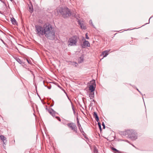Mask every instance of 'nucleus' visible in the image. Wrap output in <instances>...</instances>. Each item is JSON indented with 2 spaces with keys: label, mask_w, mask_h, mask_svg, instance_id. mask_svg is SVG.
<instances>
[{
  "label": "nucleus",
  "mask_w": 153,
  "mask_h": 153,
  "mask_svg": "<svg viewBox=\"0 0 153 153\" xmlns=\"http://www.w3.org/2000/svg\"><path fill=\"white\" fill-rule=\"evenodd\" d=\"M45 37L51 40H53L55 37V32L52 25L49 23L43 25Z\"/></svg>",
  "instance_id": "obj_1"
},
{
  "label": "nucleus",
  "mask_w": 153,
  "mask_h": 153,
  "mask_svg": "<svg viewBox=\"0 0 153 153\" xmlns=\"http://www.w3.org/2000/svg\"><path fill=\"white\" fill-rule=\"evenodd\" d=\"M57 13H59L65 18L70 16L71 14L70 9L65 6L59 7L57 10Z\"/></svg>",
  "instance_id": "obj_2"
},
{
  "label": "nucleus",
  "mask_w": 153,
  "mask_h": 153,
  "mask_svg": "<svg viewBox=\"0 0 153 153\" xmlns=\"http://www.w3.org/2000/svg\"><path fill=\"white\" fill-rule=\"evenodd\" d=\"M121 134L124 136L128 135V136L133 140H135L137 138V134L135 131L133 130H128L122 132Z\"/></svg>",
  "instance_id": "obj_3"
},
{
  "label": "nucleus",
  "mask_w": 153,
  "mask_h": 153,
  "mask_svg": "<svg viewBox=\"0 0 153 153\" xmlns=\"http://www.w3.org/2000/svg\"><path fill=\"white\" fill-rule=\"evenodd\" d=\"M36 30L35 31L36 33V34L40 37L45 35V33L44 27L41 26L39 25H36L35 26Z\"/></svg>",
  "instance_id": "obj_4"
},
{
  "label": "nucleus",
  "mask_w": 153,
  "mask_h": 153,
  "mask_svg": "<svg viewBox=\"0 0 153 153\" xmlns=\"http://www.w3.org/2000/svg\"><path fill=\"white\" fill-rule=\"evenodd\" d=\"M79 39V37L76 36H73L69 39L68 43L71 46H76Z\"/></svg>",
  "instance_id": "obj_5"
},
{
  "label": "nucleus",
  "mask_w": 153,
  "mask_h": 153,
  "mask_svg": "<svg viewBox=\"0 0 153 153\" xmlns=\"http://www.w3.org/2000/svg\"><path fill=\"white\" fill-rule=\"evenodd\" d=\"M68 127L71 128V129L76 133L77 132V127L76 124L74 123H68L67 124Z\"/></svg>",
  "instance_id": "obj_6"
},
{
  "label": "nucleus",
  "mask_w": 153,
  "mask_h": 153,
  "mask_svg": "<svg viewBox=\"0 0 153 153\" xmlns=\"http://www.w3.org/2000/svg\"><path fill=\"white\" fill-rule=\"evenodd\" d=\"M82 48H85L86 47H89L90 46V44L88 41L85 40L82 44L81 45Z\"/></svg>",
  "instance_id": "obj_7"
},
{
  "label": "nucleus",
  "mask_w": 153,
  "mask_h": 153,
  "mask_svg": "<svg viewBox=\"0 0 153 153\" xmlns=\"http://www.w3.org/2000/svg\"><path fill=\"white\" fill-rule=\"evenodd\" d=\"M77 21L78 22V24L80 26L81 28L82 29H83L84 30H85L86 29V26L84 25L81 22V21L80 19H78Z\"/></svg>",
  "instance_id": "obj_8"
},
{
  "label": "nucleus",
  "mask_w": 153,
  "mask_h": 153,
  "mask_svg": "<svg viewBox=\"0 0 153 153\" xmlns=\"http://www.w3.org/2000/svg\"><path fill=\"white\" fill-rule=\"evenodd\" d=\"M48 112L53 117H54L55 116V114H56V112L54 111L53 109L51 108H49L48 110Z\"/></svg>",
  "instance_id": "obj_9"
},
{
  "label": "nucleus",
  "mask_w": 153,
  "mask_h": 153,
  "mask_svg": "<svg viewBox=\"0 0 153 153\" xmlns=\"http://www.w3.org/2000/svg\"><path fill=\"white\" fill-rule=\"evenodd\" d=\"M0 138L1 140L3 141V144L5 145L6 143L7 140H6V138L3 135H1L0 136Z\"/></svg>",
  "instance_id": "obj_10"
},
{
  "label": "nucleus",
  "mask_w": 153,
  "mask_h": 153,
  "mask_svg": "<svg viewBox=\"0 0 153 153\" xmlns=\"http://www.w3.org/2000/svg\"><path fill=\"white\" fill-rule=\"evenodd\" d=\"M15 59L20 64L22 65L23 66H24L23 65L25 64L24 62L19 58L18 57H16L15 58Z\"/></svg>",
  "instance_id": "obj_11"
},
{
  "label": "nucleus",
  "mask_w": 153,
  "mask_h": 153,
  "mask_svg": "<svg viewBox=\"0 0 153 153\" xmlns=\"http://www.w3.org/2000/svg\"><path fill=\"white\" fill-rule=\"evenodd\" d=\"M96 86H93L92 85H90L89 89V90L91 91V92H94V91L95 89Z\"/></svg>",
  "instance_id": "obj_12"
},
{
  "label": "nucleus",
  "mask_w": 153,
  "mask_h": 153,
  "mask_svg": "<svg viewBox=\"0 0 153 153\" xmlns=\"http://www.w3.org/2000/svg\"><path fill=\"white\" fill-rule=\"evenodd\" d=\"M109 50H106L102 52V54L103 56V57L106 56L108 55V52H109Z\"/></svg>",
  "instance_id": "obj_13"
},
{
  "label": "nucleus",
  "mask_w": 153,
  "mask_h": 153,
  "mask_svg": "<svg viewBox=\"0 0 153 153\" xmlns=\"http://www.w3.org/2000/svg\"><path fill=\"white\" fill-rule=\"evenodd\" d=\"M93 116L94 117H95V120L97 122H98L99 121V117L96 112H94Z\"/></svg>",
  "instance_id": "obj_14"
},
{
  "label": "nucleus",
  "mask_w": 153,
  "mask_h": 153,
  "mask_svg": "<svg viewBox=\"0 0 153 153\" xmlns=\"http://www.w3.org/2000/svg\"><path fill=\"white\" fill-rule=\"evenodd\" d=\"M11 21L13 24L15 25H16L17 23V22L16 21L15 19L13 17H12L11 19Z\"/></svg>",
  "instance_id": "obj_15"
},
{
  "label": "nucleus",
  "mask_w": 153,
  "mask_h": 153,
  "mask_svg": "<svg viewBox=\"0 0 153 153\" xmlns=\"http://www.w3.org/2000/svg\"><path fill=\"white\" fill-rule=\"evenodd\" d=\"M89 96L90 99H92L94 96V92H91V93L89 94Z\"/></svg>",
  "instance_id": "obj_16"
},
{
  "label": "nucleus",
  "mask_w": 153,
  "mask_h": 153,
  "mask_svg": "<svg viewBox=\"0 0 153 153\" xmlns=\"http://www.w3.org/2000/svg\"><path fill=\"white\" fill-rule=\"evenodd\" d=\"M90 85H92L93 86H96L95 80H93L90 82Z\"/></svg>",
  "instance_id": "obj_17"
},
{
  "label": "nucleus",
  "mask_w": 153,
  "mask_h": 153,
  "mask_svg": "<svg viewBox=\"0 0 153 153\" xmlns=\"http://www.w3.org/2000/svg\"><path fill=\"white\" fill-rule=\"evenodd\" d=\"M83 61V58L82 57H80L78 59V62L79 63H82Z\"/></svg>",
  "instance_id": "obj_18"
},
{
  "label": "nucleus",
  "mask_w": 153,
  "mask_h": 153,
  "mask_svg": "<svg viewBox=\"0 0 153 153\" xmlns=\"http://www.w3.org/2000/svg\"><path fill=\"white\" fill-rule=\"evenodd\" d=\"M72 65L75 67H76L78 65V64L77 63L74 62H72Z\"/></svg>",
  "instance_id": "obj_19"
},
{
  "label": "nucleus",
  "mask_w": 153,
  "mask_h": 153,
  "mask_svg": "<svg viewBox=\"0 0 153 153\" xmlns=\"http://www.w3.org/2000/svg\"><path fill=\"white\" fill-rule=\"evenodd\" d=\"M98 125L99 128H100V130L101 131L102 130L101 127V124L100 122L98 123Z\"/></svg>",
  "instance_id": "obj_20"
},
{
  "label": "nucleus",
  "mask_w": 153,
  "mask_h": 153,
  "mask_svg": "<svg viewBox=\"0 0 153 153\" xmlns=\"http://www.w3.org/2000/svg\"><path fill=\"white\" fill-rule=\"evenodd\" d=\"M71 104L72 109L74 113V114L75 113V110H74V106H73V105L72 103L71 102Z\"/></svg>",
  "instance_id": "obj_21"
},
{
  "label": "nucleus",
  "mask_w": 153,
  "mask_h": 153,
  "mask_svg": "<svg viewBox=\"0 0 153 153\" xmlns=\"http://www.w3.org/2000/svg\"><path fill=\"white\" fill-rule=\"evenodd\" d=\"M89 23L91 25H92V26L94 28H95V27L94 26V25H93V23H92V21L91 20H90V21H89Z\"/></svg>",
  "instance_id": "obj_22"
},
{
  "label": "nucleus",
  "mask_w": 153,
  "mask_h": 153,
  "mask_svg": "<svg viewBox=\"0 0 153 153\" xmlns=\"http://www.w3.org/2000/svg\"><path fill=\"white\" fill-rule=\"evenodd\" d=\"M29 9L30 10L29 11H30V12L31 13H32L33 12V8L32 7H29Z\"/></svg>",
  "instance_id": "obj_23"
},
{
  "label": "nucleus",
  "mask_w": 153,
  "mask_h": 153,
  "mask_svg": "<svg viewBox=\"0 0 153 153\" xmlns=\"http://www.w3.org/2000/svg\"><path fill=\"white\" fill-rule=\"evenodd\" d=\"M85 38H86L87 39H89V37H88V33H86L85 34Z\"/></svg>",
  "instance_id": "obj_24"
},
{
  "label": "nucleus",
  "mask_w": 153,
  "mask_h": 153,
  "mask_svg": "<svg viewBox=\"0 0 153 153\" xmlns=\"http://www.w3.org/2000/svg\"><path fill=\"white\" fill-rule=\"evenodd\" d=\"M102 125L103 126V128L105 129V125L104 122H102Z\"/></svg>",
  "instance_id": "obj_25"
},
{
  "label": "nucleus",
  "mask_w": 153,
  "mask_h": 153,
  "mask_svg": "<svg viewBox=\"0 0 153 153\" xmlns=\"http://www.w3.org/2000/svg\"><path fill=\"white\" fill-rule=\"evenodd\" d=\"M0 1L2 2V3H3L5 5V6L6 7L7 6V4H6V3H5L4 1H3V0H0Z\"/></svg>",
  "instance_id": "obj_26"
},
{
  "label": "nucleus",
  "mask_w": 153,
  "mask_h": 153,
  "mask_svg": "<svg viewBox=\"0 0 153 153\" xmlns=\"http://www.w3.org/2000/svg\"><path fill=\"white\" fill-rule=\"evenodd\" d=\"M94 153H97L98 151L96 149H94Z\"/></svg>",
  "instance_id": "obj_27"
},
{
  "label": "nucleus",
  "mask_w": 153,
  "mask_h": 153,
  "mask_svg": "<svg viewBox=\"0 0 153 153\" xmlns=\"http://www.w3.org/2000/svg\"><path fill=\"white\" fill-rule=\"evenodd\" d=\"M56 118L59 121H61V120L60 118L59 117L56 116Z\"/></svg>",
  "instance_id": "obj_28"
},
{
  "label": "nucleus",
  "mask_w": 153,
  "mask_h": 153,
  "mask_svg": "<svg viewBox=\"0 0 153 153\" xmlns=\"http://www.w3.org/2000/svg\"><path fill=\"white\" fill-rule=\"evenodd\" d=\"M112 149L113 151H117V149H116L114 148H112Z\"/></svg>",
  "instance_id": "obj_29"
},
{
  "label": "nucleus",
  "mask_w": 153,
  "mask_h": 153,
  "mask_svg": "<svg viewBox=\"0 0 153 153\" xmlns=\"http://www.w3.org/2000/svg\"><path fill=\"white\" fill-rule=\"evenodd\" d=\"M137 90L138 91V92L142 95V96H143V95L142 94V93H141V92L138 89H137Z\"/></svg>",
  "instance_id": "obj_30"
},
{
  "label": "nucleus",
  "mask_w": 153,
  "mask_h": 153,
  "mask_svg": "<svg viewBox=\"0 0 153 153\" xmlns=\"http://www.w3.org/2000/svg\"><path fill=\"white\" fill-rule=\"evenodd\" d=\"M1 41L4 44H5V43L4 42V41L2 40V39H1Z\"/></svg>",
  "instance_id": "obj_31"
},
{
  "label": "nucleus",
  "mask_w": 153,
  "mask_h": 153,
  "mask_svg": "<svg viewBox=\"0 0 153 153\" xmlns=\"http://www.w3.org/2000/svg\"><path fill=\"white\" fill-rule=\"evenodd\" d=\"M118 153H120V151H119V150H117V151H116Z\"/></svg>",
  "instance_id": "obj_32"
},
{
  "label": "nucleus",
  "mask_w": 153,
  "mask_h": 153,
  "mask_svg": "<svg viewBox=\"0 0 153 153\" xmlns=\"http://www.w3.org/2000/svg\"><path fill=\"white\" fill-rule=\"evenodd\" d=\"M62 89L64 91V92L67 94L63 88H62Z\"/></svg>",
  "instance_id": "obj_33"
},
{
  "label": "nucleus",
  "mask_w": 153,
  "mask_h": 153,
  "mask_svg": "<svg viewBox=\"0 0 153 153\" xmlns=\"http://www.w3.org/2000/svg\"><path fill=\"white\" fill-rule=\"evenodd\" d=\"M91 102H95V100H91Z\"/></svg>",
  "instance_id": "obj_34"
},
{
  "label": "nucleus",
  "mask_w": 153,
  "mask_h": 153,
  "mask_svg": "<svg viewBox=\"0 0 153 153\" xmlns=\"http://www.w3.org/2000/svg\"><path fill=\"white\" fill-rule=\"evenodd\" d=\"M78 125L79 127V126H81L80 124L79 123L78 124Z\"/></svg>",
  "instance_id": "obj_35"
},
{
  "label": "nucleus",
  "mask_w": 153,
  "mask_h": 153,
  "mask_svg": "<svg viewBox=\"0 0 153 153\" xmlns=\"http://www.w3.org/2000/svg\"><path fill=\"white\" fill-rule=\"evenodd\" d=\"M81 128L82 129V128H80V127H79V129L80 130V131H81V129H81Z\"/></svg>",
  "instance_id": "obj_36"
},
{
  "label": "nucleus",
  "mask_w": 153,
  "mask_h": 153,
  "mask_svg": "<svg viewBox=\"0 0 153 153\" xmlns=\"http://www.w3.org/2000/svg\"><path fill=\"white\" fill-rule=\"evenodd\" d=\"M48 88L49 89H50L51 88V87H48Z\"/></svg>",
  "instance_id": "obj_37"
},
{
  "label": "nucleus",
  "mask_w": 153,
  "mask_h": 153,
  "mask_svg": "<svg viewBox=\"0 0 153 153\" xmlns=\"http://www.w3.org/2000/svg\"><path fill=\"white\" fill-rule=\"evenodd\" d=\"M27 61L28 62V63H29V62L28 60L27 59Z\"/></svg>",
  "instance_id": "obj_38"
},
{
  "label": "nucleus",
  "mask_w": 153,
  "mask_h": 153,
  "mask_svg": "<svg viewBox=\"0 0 153 153\" xmlns=\"http://www.w3.org/2000/svg\"><path fill=\"white\" fill-rule=\"evenodd\" d=\"M77 123H78V124L79 123V121H78Z\"/></svg>",
  "instance_id": "obj_39"
},
{
  "label": "nucleus",
  "mask_w": 153,
  "mask_h": 153,
  "mask_svg": "<svg viewBox=\"0 0 153 153\" xmlns=\"http://www.w3.org/2000/svg\"><path fill=\"white\" fill-rule=\"evenodd\" d=\"M151 17L149 19V20H150V19L151 18Z\"/></svg>",
  "instance_id": "obj_40"
},
{
  "label": "nucleus",
  "mask_w": 153,
  "mask_h": 153,
  "mask_svg": "<svg viewBox=\"0 0 153 153\" xmlns=\"http://www.w3.org/2000/svg\"><path fill=\"white\" fill-rule=\"evenodd\" d=\"M10 1H13V0H10Z\"/></svg>",
  "instance_id": "obj_41"
},
{
  "label": "nucleus",
  "mask_w": 153,
  "mask_h": 153,
  "mask_svg": "<svg viewBox=\"0 0 153 153\" xmlns=\"http://www.w3.org/2000/svg\"><path fill=\"white\" fill-rule=\"evenodd\" d=\"M1 13V11H0V13Z\"/></svg>",
  "instance_id": "obj_42"
},
{
  "label": "nucleus",
  "mask_w": 153,
  "mask_h": 153,
  "mask_svg": "<svg viewBox=\"0 0 153 153\" xmlns=\"http://www.w3.org/2000/svg\"><path fill=\"white\" fill-rule=\"evenodd\" d=\"M93 104V103H92V102H91V104Z\"/></svg>",
  "instance_id": "obj_43"
},
{
  "label": "nucleus",
  "mask_w": 153,
  "mask_h": 153,
  "mask_svg": "<svg viewBox=\"0 0 153 153\" xmlns=\"http://www.w3.org/2000/svg\"><path fill=\"white\" fill-rule=\"evenodd\" d=\"M132 146H133L134 147V146L133 145H132Z\"/></svg>",
  "instance_id": "obj_44"
}]
</instances>
